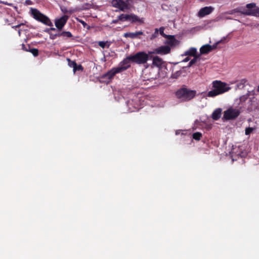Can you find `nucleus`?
I'll return each mask as SVG.
<instances>
[{
  "mask_svg": "<svg viewBox=\"0 0 259 259\" xmlns=\"http://www.w3.org/2000/svg\"><path fill=\"white\" fill-rule=\"evenodd\" d=\"M212 90L207 93L208 97H214L229 91L231 88L225 82L214 80L212 82Z\"/></svg>",
  "mask_w": 259,
  "mask_h": 259,
  "instance_id": "f257e3e1",
  "label": "nucleus"
},
{
  "mask_svg": "<svg viewBox=\"0 0 259 259\" xmlns=\"http://www.w3.org/2000/svg\"><path fill=\"white\" fill-rule=\"evenodd\" d=\"M151 54L145 52H138L136 53L135 55H131L127 57L129 60L132 61V63L138 65H144L146 64L147 61L151 58Z\"/></svg>",
  "mask_w": 259,
  "mask_h": 259,
  "instance_id": "f03ea898",
  "label": "nucleus"
},
{
  "mask_svg": "<svg viewBox=\"0 0 259 259\" xmlns=\"http://www.w3.org/2000/svg\"><path fill=\"white\" fill-rule=\"evenodd\" d=\"M177 98L185 102L191 101L196 96V91L191 90L187 88H182L178 89L175 93Z\"/></svg>",
  "mask_w": 259,
  "mask_h": 259,
  "instance_id": "7ed1b4c3",
  "label": "nucleus"
},
{
  "mask_svg": "<svg viewBox=\"0 0 259 259\" xmlns=\"http://www.w3.org/2000/svg\"><path fill=\"white\" fill-rule=\"evenodd\" d=\"M235 12L244 15L259 17V7L256 6V4L253 3L247 4L245 7H241Z\"/></svg>",
  "mask_w": 259,
  "mask_h": 259,
  "instance_id": "20e7f679",
  "label": "nucleus"
},
{
  "mask_svg": "<svg viewBox=\"0 0 259 259\" xmlns=\"http://www.w3.org/2000/svg\"><path fill=\"white\" fill-rule=\"evenodd\" d=\"M30 14L32 15V18H33L35 20L41 22L47 26H52V23L50 19L45 16V15L41 13L37 9L31 8Z\"/></svg>",
  "mask_w": 259,
  "mask_h": 259,
  "instance_id": "39448f33",
  "label": "nucleus"
},
{
  "mask_svg": "<svg viewBox=\"0 0 259 259\" xmlns=\"http://www.w3.org/2000/svg\"><path fill=\"white\" fill-rule=\"evenodd\" d=\"M125 70L126 68H113L112 69L107 72V73L102 75L101 79L102 80L106 79V80H102V81L108 83L111 79H113L116 73H120Z\"/></svg>",
  "mask_w": 259,
  "mask_h": 259,
  "instance_id": "423d86ee",
  "label": "nucleus"
},
{
  "mask_svg": "<svg viewBox=\"0 0 259 259\" xmlns=\"http://www.w3.org/2000/svg\"><path fill=\"white\" fill-rule=\"evenodd\" d=\"M170 52V47L168 45L159 46L154 49L153 51H149V54H158L160 55H165Z\"/></svg>",
  "mask_w": 259,
  "mask_h": 259,
  "instance_id": "0eeeda50",
  "label": "nucleus"
},
{
  "mask_svg": "<svg viewBox=\"0 0 259 259\" xmlns=\"http://www.w3.org/2000/svg\"><path fill=\"white\" fill-rule=\"evenodd\" d=\"M131 0H112V6L114 8H117L123 11L128 9Z\"/></svg>",
  "mask_w": 259,
  "mask_h": 259,
  "instance_id": "6e6552de",
  "label": "nucleus"
},
{
  "mask_svg": "<svg viewBox=\"0 0 259 259\" xmlns=\"http://www.w3.org/2000/svg\"><path fill=\"white\" fill-rule=\"evenodd\" d=\"M240 114V112L237 110L232 108H229L228 110L224 111V119L225 120H233L238 117Z\"/></svg>",
  "mask_w": 259,
  "mask_h": 259,
  "instance_id": "1a4fd4ad",
  "label": "nucleus"
},
{
  "mask_svg": "<svg viewBox=\"0 0 259 259\" xmlns=\"http://www.w3.org/2000/svg\"><path fill=\"white\" fill-rule=\"evenodd\" d=\"M68 19V16L64 15L58 19H56L55 21V25H56V28L58 30L61 31L62 30L63 26L65 25L66 21Z\"/></svg>",
  "mask_w": 259,
  "mask_h": 259,
  "instance_id": "9d476101",
  "label": "nucleus"
},
{
  "mask_svg": "<svg viewBox=\"0 0 259 259\" xmlns=\"http://www.w3.org/2000/svg\"><path fill=\"white\" fill-rule=\"evenodd\" d=\"M213 10V8L211 6L205 7L200 9L198 13H197V16L199 18H203L204 16L211 13Z\"/></svg>",
  "mask_w": 259,
  "mask_h": 259,
  "instance_id": "9b49d317",
  "label": "nucleus"
},
{
  "mask_svg": "<svg viewBox=\"0 0 259 259\" xmlns=\"http://www.w3.org/2000/svg\"><path fill=\"white\" fill-rule=\"evenodd\" d=\"M164 38L168 39L166 41H165V44L171 47H175L179 44V40L176 39L174 35L171 36H167Z\"/></svg>",
  "mask_w": 259,
  "mask_h": 259,
  "instance_id": "f8f14e48",
  "label": "nucleus"
},
{
  "mask_svg": "<svg viewBox=\"0 0 259 259\" xmlns=\"http://www.w3.org/2000/svg\"><path fill=\"white\" fill-rule=\"evenodd\" d=\"M142 35H143V32L142 31H139L136 32H126L124 33L123 36L125 38L135 39L138 38V36Z\"/></svg>",
  "mask_w": 259,
  "mask_h": 259,
  "instance_id": "ddd939ff",
  "label": "nucleus"
},
{
  "mask_svg": "<svg viewBox=\"0 0 259 259\" xmlns=\"http://www.w3.org/2000/svg\"><path fill=\"white\" fill-rule=\"evenodd\" d=\"M162 59L159 56H156L152 58V65L154 66L161 67V65H162Z\"/></svg>",
  "mask_w": 259,
  "mask_h": 259,
  "instance_id": "4468645a",
  "label": "nucleus"
},
{
  "mask_svg": "<svg viewBox=\"0 0 259 259\" xmlns=\"http://www.w3.org/2000/svg\"><path fill=\"white\" fill-rule=\"evenodd\" d=\"M130 63L132 62H131V60L129 59V58L127 57L122 60V62H121L122 66L116 67V68H126V69H127L131 67V65H130Z\"/></svg>",
  "mask_w": 259,
  "mask_h": 259,
  "instance_id": "2eb2a0df",
  "label": "nucleus"
},
{
  "mask_svg": "<svg viewBox=\"0 0 259 259\" xmlns=\"http://www.w3.org/2000/svg\"><path fill=\"white\" fill-rule=\"evenodd\" d=\"M127 21L131 22L132 23L139 22L140 23H143V20L140 19L137 15L134 14H131L129 16V19H127Z\"/></svg>",
  "mask_w": 259,
  "mask_h": 259,
  "instance_id": "dca6fc26",
  "label": "nucleus"
},
{
  "mask_svg": "<svg viewBox=\"0 0 259 259\" xmlns=\"http://www.w3.org/2000/svg\"><path fill=\"white\" fill-rule=\"evenodd\" d=\"M213 50L211 49L210 45H206L200 47V54H207L212 51Z\"/></svg>",
  "mask_w": 259,
  "mask_h": 259,
  "instance_id": "f3484780",
  "label": "nucleus"
},
{
  "mask_svg": "<svg viewBox=\"0 0 259 259\" xmlns=\"http://www.w3.org/2000/svg\"><path fill=\"white\" fill-rule=\"evenodd\" d=\"M196 54H197V49L193 47L191 48L190 49H189V50L185 52L184 53L185 56H193L194 57H199V56H197V55Z\"/></svg>",
  "mask_w": 259,
  "mask_h": 259,
  "instance_id": "a211bd4d",
  "label": "nucleus"
},
{
  "mask_svg": "<svg viewBox=\"0 0 259 259\" xmlns=\"http://www.w3.org/2000/svg\"><path fill=\"white\" fill-rule=\"evenodd\" d=\"M221 108H218L213 111L212 114H211V118H212L213 120H217L220 119L221 115Z\"/></svg>",
  "mask_w": 259,
  "mask_h": 259,
  "instance_id": "6ab92c4d",
  "label": "nucleus"
},
{
  "mask_svg": "<svg viewBox=\"0 0 259 259\" xmlns=\"http://www.w3.org/2000/svg\"><path fill=\"white\" fill-rule=\"evenodd\" d=\"M246 82L247 80L244 78L239 80L238 81V82H237V88L240 90L243 89L244 88Z\"/></svg>",
  "mask_w": 259,
  "mask_h": 259,
  "instance_id": "aec40b11",
  "label": "nucleus"
},
{
  "mask_svg": "<svg viewBox=\"0 0 259 259\" xmlns=\"http://www.w3.org/2000/svg\"><path fill=\"white\" fill-rule=\"evenodd\" d=\"M130 14H122L119 16H118L117 19L118 20L121 21L122 22L126 21L128 19H129Z\"/></svg>",
  "mask_w": 259,
  "mask_h": 259,
  "instance_id": "412c9836",
  "label": "nucleus"
},
{
  "mask_svg": "<svg viewBox=\"0 0 259 259\" xmlns=\"http://www.w3.org/2000/svg\"><path fill=\"white\" fill-rule=\"evenodd\" d=\"M62 36L61 37H63L64 38H70L72 37V33L69 31H63L62 32Z\"/></svg>",
  "mask_w": 259,
  "mask_h": 259,
  "instance_id": "4be33fe9",
  "label": "nucleus"
},
{
  "mask_svg": "<svg viewBox=\"0 0 259 259\" xmlns=\"http://www.w3.org/2000/svg\"><path fill=\"white\" fill-rule=\"evenodd\" d=\"M107 41H100L98 42V45L99 47H101L102 49H104L105 48H109L110 47V44H108L107 45Z\"/></svg>",
  "mask_w": 259,
  "mask_h": 259,
  "instance_id": "5701e85b",
  "label": "nucleus"
},
{
  "mask_svg": "<svg viewBox=\"0 0 259 259\" xmlns=\"http://www.w3.org/2000/svg\"><path fill=\"white\" fill-rule=\"evenodd\" d=\"M201 137H202V134L199 132H196L192 135V138L196 141L200 140Z\"/></svg>",
  "mask_w": 259,
  "mask_h": 259,
  "instance_id": "b1692460",
  "label": "nucleus"
},
{
  "mask_svg": "<svg viewBox=\"0 0 259 259\" xmlns=\"http://www.w3.org/2000/svg\"><path fill=\"white\" fill-rule=\"evenodd\" d=\"M164 27H162L160 28V29H158V33H160V35H161L163 37H166L172 36V35H167V34L164 33Z\"/></svg>",
  "mask_w": 259,
  "mask_h": 259,
  "instance_id": "393cba45",
  "label": "nucleus"
},
{
  "mask_svg": "<svg viewBox=\"0 0 259 259\" xmlns=\"http://www.w3.org/2000/svg\"><path fill=\"white\" fill-rule=\"evenodd\" d=\"M67 62H68V66L71 68L76 67L77 65L76 62H75L74 61H71L69 58L67 59Z\"/></svg>",
  "mask_w": 259,
  "mask_h": 259,
  "instance_id": "a878e982",
  "label": "nucleus"
},
{
  "mask_svg": "<svg viewBox=\"0 0 259 259\" xmlns=\"http://www.w3.org/2000/svg\"><path fill=\"white\" fill-rule=\"evenodd\" d=\"M73 69V72H75L77 71H82L83 70V67L81 66V65H78L75 67H72Z\"/></svg>",
  "mask_w": 259,
  "mask_h": 259,
  "instance_id": "bb28decb",
  "label": "nucleus"
},
{
  "mask_svg": "<svg viewBox=\"0 0 259 259\" xmlns=\"http://www.w3.org/2000/svg\"><path fill=\"white\" fill-rule=\"evenodd\" d=\"M28 52H30L31 53H32V55L35 57L38 55V50H37V49H31L29 50Z\"/></svg>",
  "mask_w": 259,
  "mask_h": 259,
  "instance_id": "cd10ccee",
  "label": "nucleus"
},
{
  "mask_svg": "<svg viewBox=\"0 0 259 259\" xmlns=\"http://www.w3.org/2000/svg\"><path fill=\"white\" fill-rule=\"evenodd\" d=\"M199 58V57H195L192 60L190 61L189 63V65H188V67H190L193 65L196 62H197V59Z\"/></svg>",
  "mask_w": 259,
  "mask_h": 259,
  "instance_id": "c85d7f7f",
  "label": "nucleus"
},
{
  "mask_svg": "<svg viewBox=\"0 0 259 259\" xmlns=\"http://www.w3.org/2000/svg\"><path fill=\"white\" fill-rule=\"evenodd\" d=\"M181 74V72L180 71H178L175 73H172L171 78L177 79L179 76Z\"/></svg>",
  "mask_w": 259,
  "mask_h": 259,
  "instance_id": "c756f323",
  "label": "nucleus"
},
{
  "mask_svg": "<svg viewBox=\"0 0 259 259\" xmlns=\"http://www.w3.org/2000/svg\"><path fill=\"white\" fill-rule=\"evenodd\" d=\"M158 36V29L156 28L155 30H154V33L151 35V39L152 40L155 38H156Z\"/></svg>",
  "mask_w": 259,
  "mask_h": 259,
  "instance_id": "7c9ffc66",
  "label": "nucleus"
},
{
  "mask_svg": "<svg viewBox=\"0 0 259 259\" xmlns=\"http://www.w3.org/2000/svg\"><path fill=\"white\" fill-rule=\"evenodd\" d=\"M253 131V128L252 127H249L246 128V130H245V134L246 135H248L251 134V132Z\"/></svg>",
  "mask_w": 259,
  "mask_h": 259,
  "instance_id": "2f4dec72",
  "label": "nucleus"
},
{
  "mask_svg": "<svg viewBox=\"0 0 259 259\" xmlns=\"http://www.w3.org/2000/svg\"><path fill=\"white\" fill-rule=\"evenodd\" d=\"M21 49H22L23 50H24L26 52H28L29 50H30L31 49H30V47L29 45L27 46H26V45L22 44V45H21Z\"/></svg>",
  "mask_w": 259,
  "mask_h": 259,
  "instance_id": "473e14b6",
  "label": "nucleus"
},
{
  "mask_svg": "<svg viewBox=\"0 0 259 259\" xmlns=\"http://www.w3.org/2000/svg\"><path fill=\"white\" fill-rule=\"evenodd\" d=\"M50 35V38L51 39L54 40L56 39L57 37H59L57 36L56 34H54L53 33H48Z\"/></svg>",
  "mask_w": 259,
  "mask_h": 259,
  "instance_id": "72a5a7b5",
  "label": "nucleus"
},
{
  "mask_svg": "<svg viewBox=\"0 0 259 259\" xmlns=\"http://www.w3.org/2000/svg\"><path fill=\"white\" fill-rule=\"evenodd\" d=\"M56 29L55 28L51 27L50 28H48L46 30H45V32L47 33H52V31H56Z\"/></svg>",
  "mask_w": 259,
  "mask_h": 259,
  "instance_id": "f704fd0d",
  "label": "nucleus"
},
{
  "mask_svg": "<svg viewBox=\"0 0 259 259\" xmlns=\"http://www.w3.org/2000/svg\"><path fill=\"white\" fill-rule=\"evenodd\" d=\"M223 41V40H221V41H218V42H217V43L214 44V45H211V49H212V50H214L216 49V48H217V47L218 46V44H219L221 41Z\"/></svg>",
  "mask_w": 259,
  "mask_h": 259,
  "instance_id": "c9c22d12",
  "label": "nucleus"
},
{
  "mask_svg": "<svg viewBox=\"0 0 259 259\" xmlns=\"http://www.w3.org/2000/svg\"><path fill=\"white\" fill-rule=\"evenodd\" d=\"M21 25H23V23H21L20 24H18L17 25H14L13 26V28L14 29H17V28H19Z\"/></svg>",
  "mask_w": 259,
  "mask_h": 259,
  "instance_id": "e433bc0d",
  "label": "nucleus"
},
{
  "mask_svg": "<svg viewBox=\"0 0 259 259\" xmlns=\"http://www.w3.org/2000/svg\"><path fill=\"white\" fill-rule=\"evenodd\" d=\"M25 4L27 5H31L32 4V2L30 0H26Z\"/></svg>",
  "mask_w": 259,
  "mask_h": 259,
  "instance_id": "4c0bfd02",
  "label": "nucleus"
},
{
  "mask_svg": "<svg viewBox=\"0 0 259 259\" xmlns=\"http://www.w3.org/2000/svg\"><path fill=\"white\" fill-rule=\"evenodd\" d=\"M58 31H59V32H58L57 33H54L55 35H57V36H58L59 37H61V31H59L58 30Z\"/></svg>",
  "mask_w": 259,
  "mask_h": 259,
  "instance_id": "58836bf2",
  "label": "nucleus"
},
{
  "mask_svg": "<svg viewBox=\"0 0 259 259\" xmlns=\"http://www.w3.org/2000/svg\"><path fill=\"white\" fill-rule=\"evenodd\" d=\"M80 23H81V24H82L83 26H84V27H85L86 26H87V23L86 22H85L84 21H83V20H81L80 21Z\"/></svg>",
  "mask_w": 259,
  "mask_h": 259,
  "instance_id": "ea45409f",
  "label": "nucleus"
},
{
  "mask_svg": "<svg viewBox=\"0 0 259 259\" xmlns=\"http://www.w3.org/2000/svg\"><path fill=\"white\" fill-rule=\"evenodd\" d=\"M189 61V58L188 57H187L185 58L184 59H183V62H186Z\"/></svg>",
  "mask_w": 259,
  "mask_h": 259,
  "instance_id": "a19ab883",
  "label": "nucleus"
},
{
  "mask_svg": "<svg viewBox=\"0 0 259 259\" xmlns=\"http://www.w3.org/2000/svg\"><path fill=\"white\" fill-rule=\"evenodd\" d=\"M118 21H119V20H118V19L117 20H113V23H116Z\"/></svg>",
  "mask_w": 259,
  "mask_h": 259,
  "instance_id": "79ce46f5",
  "label": "nucleus"
},
{
  "mask_svg": "<svg viewBox=\"0 0 259 259\" xmlns=\"http://www.w3.org/2000/svg\"><path fill=\"white\" fill-rule=\"evenodd\" d=\"M131 103V102L130 101H127V106L129 107V104Z\"/></svg>",
  "mask_w": 259,
  "mask_h": 259,
  "instance_id": "37998d69",
  "label": "nucleus"
},
{
  "mask_svg": "<svg viewBox=\"0 0 259 259\" xmlns=\"http://www.w3.org/2000/svg\"><path fill=\"white\" fill-rule=\"evenodd\" d=\"M257 92L259 93V85H258V86H257Z\"/></svg>",
  "mask_w": 259,
  "mask_h": 259,
  "instance_id": "c03bdc74",
  "label": "nucleus"
},
{
  "mask_svg": "<svg viewBox=\"0 0 259 259\" xmlns=\"http://www.w3.org/2000/svg\"><path fill=\"white\" fill-rule=\"evenodd\" d=\"M18 34H19V35L20 34V30H19V31H18Z\"/></svg>",
  "mask_w": 259,
  "mask_h": 259,
  "instance_id": "a18cd8bd",
  "label": "nucleus"
}]
</instances>
